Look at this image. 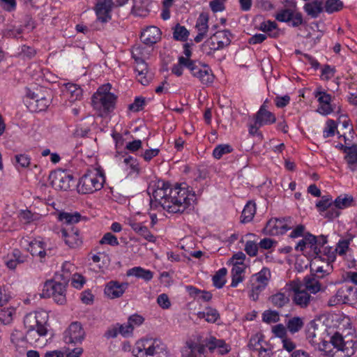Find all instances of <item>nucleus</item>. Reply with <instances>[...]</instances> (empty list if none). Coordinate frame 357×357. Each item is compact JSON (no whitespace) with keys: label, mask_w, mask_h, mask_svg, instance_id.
I'll list each match as a JSON object with an SVG mask.
<instances>
[{"label":"nucleus","mask_w":357,"mask_h":357,"mask_svg":"<svg viewBox=\"0 0 357 357\" xmlns=\"http://www.w3.org/2000/svg\"><path fill=\"white\" fill-rule=\"evenodd\" d=\"M343 3L340 0H327L325 3V10L328 13H333L342 9Z\"/></svg>","instance_id":"09e8293b"},{"label":"nucleus","mask_w":357,"mask_h":357,"mask_svg":"<svg viewBox=\"0 0 357 357\" xmlns=\"http://www.w3.org/2000/svg\"><path fill=\"white\" fill-rule=\"evenodd\" d=\"M271 278V272L268 268H263L259 272L252 275L250 280V298L252 301H257L259 295L265 289Z\"/></svg>","instance_id":"1a4fd4ad"},{"label":"nucleus","mask_w":357,"mask_h":357,"mask_svg":"<svg viewBox=\"0 0 357 357\" xmlns=\"http://www.w3.org/2000/svg\"><path fill=\"white\" fill-rule=\"evenodd\" d=\"M112 85L106 84L100 86L91 98L93 108L101 114H107L115 108L117 96L112 93Z\"/></svg>","instance_id":"7ed1b4c3"},{"label":"nucleus","mask_w":357,"mask_h":357,"mask_svg":"<svg viewBox=\"0 0 357 357\" xmlns=\"http://www.w3.org/2000/svg\"><path fill=\"white\" fill-rule=\"evenodd\" d=\"M67 91L70 93L73 100H77L82 96V89L77 84L68 83L66 84Z\"/></svg>","instance_id":"603ef678"},{"label":"nucleus","mask_w":357,"mask_h":357,"mask_svg":"<svg viewBox=\"0 0 357 357\" xmlns=\"http://www.w3.org/2000/svg\"><path fill=\"white\" fill-rule=\"evenodd\" d=\"M206 347L211 352L218 349V352L224 355L229 352L231 348L224 340L217 339L215 337H211L206 342Z\"/></svg>","instance_id":"b1692460"},{"label":"nucleus","mask_w":357,"mask_h":357,"mask_svg":"<svg viewBox=\"0 0 357 357\" xmlns=\"http://www.w3.org/2000/svg\"><path fill=\"white\" fill-rule=\"evenodd\" d=\"M145 105V99L142 97H136L134 102L129 105V109L133 112H139L143 109Z\"/></svg>","instance_id":"69168bd1"},{"label":"nucleus","mask_w":357,"mask_h":357,"mask_svg":"<svg viewBox=\"0 0 357 357\" xmlns=\"http://www.w3.org/2000/svg\"><path fill=\"white\" fill-rule=\"evenodd\" d=\"M82 352L83 349L81 347H77L72 350L69 349L65 351L54 350L47 351L44 357H79Z\"/></svg>","instance_id":"393cba45"},{"label":"nucleus","mask_w":357,"mask_h":357,"mask_svg":"<svg viewBox=\"0 0 357 357\" xmlns=\"http://www.w3.org/2000/svg\"><path fill=\"white\" fill-rule=\"evenodd\" d=\"M287 331L286 325L284 326L282 324H277L272 328V332L274 333L275 336L282 340L287 337Z\"/></svg>","instance_id":"680f3d73"},{"label":"nucleus","mask_w":357,"mask_h":357,"mask_svg":"<svg viewBox=\"0 0 357 357\" xmlns=\"http://www.w3.org/2000/svg\"><path fill=\"white\" fill-rule=\"evenodd\" d=\"M213 36L217 39V40H218L220 45V47H221L222 49L229 45L231 43V38L232 34L229 30L225 29L222 31H218L215 32Z\"/></svg>","instance_id":"c9c22d12"},{"label":"nucleus","mask_w":357,"mask_h":357,"mask_svg":"<svg viewBox=\"0 0 357 357\" xmlns=\"http://www.w3.org/2000/svg\"><path fill=\"white\" fill-rule=\"evenodd\" d=\"M346 150L344 159L349 169L351 171H354L356 169V165L357 164V145L353 144Z\"/></svg>","instance_id":"2f4dec72"},{"label":"nucleus","mask_w":357,"mask_h":357,"mask_svg":"<svg viewBox=\"0 0 357 357\" xmlns=\"http://www.w3.org/2000/svg\"><path fill=\"white\" fill-rule=\"evenodd\" d=\"M331 342L335 348L337 349V351L344 354V357H351L355 353V343L353 341L345 342L339 333H335L331 337Z\"/></svg>","instance_id":"dca6fc26"},{"label":"nucleus","mask_w":357,"mask_h":357,"mask_svg":"<svg viewBox=\"0 0 357 357\" xmlns=\"http://www.w3.org/2000/svg\"><path fill=\"white\" fill-rule=\"evenodd\" d=\"M123 163L126 166V169L129 170V174L139 173V163L136 158L132 156L126 157L123 160Z\"/></svg>","instance_id":"de8ad7c7"},{"label":"nucleus","mask_w":357,"mask_h":357,"mask_svg":"<svg viewBox=\"0 0 357 357\" xmlns=\"http://www.w3.org/2000/svg\"><path fill=\"white\" fill-rule=\"evenodd\" d=\"M269 301L274 307L281 308L289 303V298L286 294L278 292L270 296Z\"/></svg>","instance_id":"72a5a7b5"},{"label":"nucleus","mask_w":357,"mask_h":357,"mask_svg":"<svg viewBox=\"0 0 357 357\" xmlns=\"http://www.w3.org/2000/svg\"><path fill=\"white\" fill-rule=\"evenodd\" d=\"M115 6L110 0L98 1L95 8L97 19L101 22H107L111 19L110 13L112 6Z\"/></svg>","instance_id":"a211bd4d"},{"label":"nucleus","mask_w":357,"mask_h":357,"mask_svg":"<svg viewBox=\"0 0 357 357\" xmlns=\"http://www.w3.org/2000/svg\"><path fill=\"white\" fill-rule=\"evenodd\" d=\"M335 73L336 69L335 67L326 64L321 69V79L328 81L335 76Z\"/></svg>","instance_id":"5fc2aeb1"},{"label":"nucleus","mask_w":357,"mask_h":357,"mask_svg":"<svg viewBox=\"0 0 357 357\" xmlns=\"http://www.w3.org/2000/svg\"><path fill=\"white\" fill-rule=\"evenodd\" d=\"M354 238V236L348 234L344 239L339 241L335 248L336 252L340 256L344 255L349 249L350 242Z\"/></svg>","instance_id":"58836bf2"},{"label":"nucleus","mask_w":357,"mask_h":357,"mask_svg":"<svg viewBox=\"0 0 357 357\" xmlns=\"http://www.w3.org/2000/svg\"><path fill=\"white\" fill-rule=\"evenodd\" d=\"M227 271L225 268H222L219 269L215 274L213 276L212 280L213 285L218 288L221 289L225 284L226 279L225 276L227 275Z\"/></svg>","instance_id":"ea45409f"},{"label":"nucleus","mask_w":357,"mask_h":357,"mask_svg":"<svg viewBox=\"0 0 357 357\" xmlns=\"http://www.w3.org/2000/svg\"><path fill=\"white\" fill-rule=\"evenodd\" d=\"M291 289L294 292L292 301L296 305L301 308H306L310 305H314L317 303V297L311 296L298 285H294Z\"/></svg>","instance_id":"4468645a"},{"label":"nucleus","mask_w":357,"mask_h":357,"mask_svg":"<svg viewBox=\"0 0 357 357\" xmlns=\"http://www.w3.org/2000/svg\"><path fill=\"white\" fill-rule=\"evenodd\" d=\"M99 243L101 245L107 244L112 246H117L119 244L116 236L110 232L105 234Z\"/></svg>","instance_id":"6e6d98bb"},{"label":"nucleus","mask_w":357,"mask_h":357,"mask_svg":"<svg viewBox=\"0 0 357 357\" xmlns=\"http://www.w3.org/2000/svg\"><path fill=\"white\" fill-rule=\"evenodd\" d=\"M85 331L79 321L72 322L63 333V340L66 344L82 342L85 337Z\"/></svg>","instance_id":"ddd939ff"},{"label":"nucleus","mask_w":357,"mask_h":357,"mask_svg":"<svg viewBox=\"0 0 357 357\" xmlns=\"http://www.w3.org/2000/svg\"><path fill=\"white\" fill-rule=\"evenodd\" d=\"M173 37L176 40L179 41H185L187 40L189 31L184 26H181L179 24H177L174 27Z\"/></svg>","instance_id":"79ce46f5"},{"label":"nucleus","mask_w":357,"mask_h":357,"mask_svg":"<svg viewBox=\"0 0 357 357\" xmlns=\"http://www.w3.org/2000/svg\"><path fill=\"white\" fill-rule=\"evenodd\" d=\"M47 314L44 311L31 312L24 318V325L26 329L25 338L31 343L36 342L40 337L47 335L45 327Z\"/></svg>","instance_id":"f03ea898"},{"label":"nucleus","mask_w":357,"mask_h":357,"mask_svg":"<svg viewBox=\"0 0 357 357\" xmlns=\"http://www.w3.org/2000/svg\"><path fill=\"white\" fill-rule=\"evenodd\" d=\"M256 213V205L252 202H248L245 206L242 214L241 222L247 223L250 222Z\"/></svg>","instance_id":"473e14b6"},{"label":"nucleus","mask_w":357,"mask_h":357,"mask_svg":"<svg viewBox=\"0 0 357 357\" xmlns=\"http://www.w3.org/2000/svg\"><path fill=\"white\" fill-rule=\"evenodd\" d=\"M52 185L57 190H68L73 183V175L66 170H57L50 175Z\"/></svg>","instance_id":"f8f14e48"},{"label":"nucleus","mask_w":357,"mask_h":357,"mask_svg":"<svg viewBox=\"0 0 357 357\" xmlns=\"http://www.w3.org/2000/svg\"><path fill=\"white\" fill-rule=\"evenodd\" d=\"M73 267L72 264L68 261H65L61 267V273H57L54 276L59 277V280L68 284L70 279V269Z\"/></svg>","instance_id":"a19ab883"},{"label":"nucleus","mask_w":357,"mask_h":357,"mask_svg":"<svg viewBox=\"0 0 357 357\" xmlns=\"http://www.w3.org/2000/svg\"><path fill=\"white\" fill-rule=\"evenodd\" d=\"M357 301V288L351 285H344L332 296L328 301V306H336L342 304H354Z\"/></svg>","instance_id":"9d476101"},{"label":"nucleus","mask_w":357,"mask_h":357,"mask_svg":"<svg viewBox=\"0 0 357 357\" xmlns=\"http://www.w3.org/2000/svg\"><path fill=\"white\" fill-rule=\"evenodd\" d=\"M285 325L287 330L294 334L300 331L304 326V319L300 317H289L285 321Z\"/></svg>","instance_id":"c756f323"},{"label":"nucleus","mask_w":357,"mask_h":357,"mask_svg":"<svg viewBox=\"0 0 357 357\" xmlns=\"http://www.w3.org/2000/svg\"><path fill=\"white\" fill-rule=\"evenodd\" d=\"M304 289L310 294H316L321 289L320 282L314 278L305 280Z\"/></svg>","instance_id":"a18cd8bd"},{"label":"nucleus","mask_w":357,"mask_h":357,"mask_svg":"<svg viewBox=\"0 0 357 357\" xmlns=\"http://www.w3.org/2000/svg\"><path fill=\"white\" fill-rule=\"evenodd\" d=\"M293 227L290 217L286 218H271L263 229L266 235L277 236L286 233Z\"/></svg>","instance_id":"9b49d317"},{"label":"nucleus","mask_w":357,"mask_h":357,"mask_svg":"<svg viewBox=\"0 0 357 357\" xmlns=\"http://www.w3.org/2000/svg\"><path fill=\"white\" fill-rule=\"evenodd\" d=\"M208 16L207 14L201 13L196 22V29L199 33H202L206 35L208 29Z\"/></svg>","instance_id":"c03bdc74"},{"label":"nucleus","mask_w":357,"mask_h":357,"mask_svg":"<svg viewBox=\"0 0 357 357\" xmlns=\"http://www.w3.org/2000/svg\"><path fill=\"white\" fill-rule=\"evenodd\" d=\"M62 238L66 245L70 248H75L82 243L79 230L77 228L63 229L61 230Z\"/></svg>","instance_id":"4be33fe9"},{"label":"nucleus","mask_w":357,"mask_h":357,"mask_svg":"<svg viewBox=\"0 0 357 357\" xmlns=\"http://www.w3.org/2000/svg\"><path fill=\"white\" fill-rule=\"evenodd\" d=\"M263 341L262 335H256L254 337H252L250 340L249 345L250 347H253L255 349L259 350V353L263 351H266V350L261 346V342Z\"/></svg>","instance_id":"338daca9"},{"label":"nucleus","mask_w":357,"mask_h":357,"mask_svg":"<svg viewBox=\"0 0 357 357\" xmlns=\"http://www.w3.org/2000/svg\"><path fill=\"white\" fill-rule=\"evenodd\" d=\"M161 31L155 26L146 27L141 33V40L146 45L152 46L161 39Z\"/></svg>","instance_id":"6ab92c4d"},{"label":"nucleus","mask_w":357,"mask_h":357,"mask_svg":"<svg viewBox=\"0 0 357 357\" xmlns=\"http://www.w3.org/2000/svg\"><path fill=\"white\" fill-rule=\"evenodd\" d=\"M135 357H168L166 345L159 339L144 338L133 350Z\"/></svg>","instance_id":"20e7f679"},{"label":"nucleus","mask_w":357,"mask_h":357,"mask_svg":"<svg viewBox=\"0 0 357 357\" xmlns=\"http://www.w3.org/2000/svg\"><path fill=\"white\" fill-rule=\"evenodd\" d=\"M354 201L352 196L344 195V196L340 195L337 197L333 204L335 206L337 207L340 210L349 207Z\"/></svg>","instance_id":"37998d69"},{"label":"nucleus","mask_w":357,"mask_h":357,"mask_svg":"<svg viewBox=\"0 0 357 357\" xmlns=\"http://www.w3.org/2000/svg\"><path fill=\"white\" fill-rule=\"evenodd\" d=\"M220 46L218 40H217L213 35L202 45V51L205 54L211 56L213 55L215 51L222 50Z\"/></svg>","instance_id":"cd10ccee"},{"label":"nucleus","mask_w":357,"mask_h":357,"mask_svg":"<svg viewBox=\"0 0 357 357\" xmlns=\"http://www.w3.org/2000/svg\"><path fill=\"white\" fill-rule=\"evenodd\" d=\"M262 320L267 324L276 323L280 320L279 313L274 310H266L262 314Z\"/></svg>","instance_id":"8fccbe9b"},{"label":"nucleus","mask_w":357,"mask_h":357,"mask_svg":"<svg viewBox=\"0 0 357 357\" xmlns=\"http://www.w3.org/2000/svg\"><path fill=\"white\" fill-rule=\"evenodd\" d=\"M197 315L199 318L211 323L215 322L220 317L218 312L212 307H206L203 312H199Z\"/></svg>","instance_id":"e433bc0d"},{"label":"nucleus","mask_w":357,"mask_h":357,"mask_svg":"<svg viewBox=\"0 0 357 357\" xmlns=\"http://www.w3.org/2000/svg\"><path fill=\"white\" fill-rule=\"evenodd\" d=\"M28 250L31 252L33 256L39 257L41 261L51 253L50 249L46 248L45 243L38 239H34L29 243Z\"/></svg>","instance_id":"412c9836"},{"label":"nucleus","mask_w":357,"mask_h":357,"mask_svg":"<svg viewBox=\"0 0 357 357\" xmlns=\"http://www.w3.org/2000/svg\"><path fill=\"white\" fill-rule=\"evenodd\" d=\"M233 151L229 144H219L213 151V156L215 159H220L224 155L230 153Z\"/></svg>","instance_id":"49530a36"},{"label":"nucleus","mask_w":357,"mask_h":357,"mask_svg":"<svg viewBox=\"0 0 357 357\" xmlns=\"http://www.w3.org/2000/svg\"><path fill=\"white\" fill-rule=\"evenodd\" d=\"M66 285L59 280V277L54 276L53 279L47 280L43 286V295L45 297H52L59 305H63L66 302Z\"/></svg>","instance_id":"423d86ee"},{"label":"nucleus","mask_w":357,"mask_h":357,"mask_svg":"<svg viewBox=\"0 0 357 357\" xmlns=\"http://www.w3.org/2000/svg\"><path fill=\"white\" fill-rule=\"evenodd\" d=\"M14 310L7 309L1 310L0 312V321L3 324H8L13 321Z\"/></svg>","instance_id":"0e129e2a"},{"label":"nucleus","mask_w":357,"mask_h":357,"mask_svg":"<svg viewBox=\"0 0 357 357\" xmlns=\"http://www.w3.org/2000/svg\"><path fill=\"white\" fill-rule=\"evenodd\" d=\"M59 219L61 222H63L64 223L67 225H73L77 223L81 220V215L77 213H67V212H62L60 213L59 215Z\"/></svg>","instance_id":"4c0bfd02"},{"label":"nucleus","mask_w":357,"mask_h":357,"mask_svg":"<svg viewBox=\"0 0 357 357\" xmlns=\"http://www.w3.org/2000/svg\"><path fill=\"white\" fill-rule=\"evenodd\" d=\"M244 266H239L238 264H234L231 269V287H236L238 284L243 280V277L242 275L244 272Z\"/></svg>","instance_id":"f704fd0d"},{"label":"nucleus","mask_w":357,"mask_h":357,"mask_svg":"<svg viewBox=\"0 0 357 357\" xmlns=\"http://www.w3.org/2000/svg\"><path fill=\"white\" fill-rule=\"evenodd\" d=\"M148 193L151 197V208L161 206L169 213H183L190 210L195 195L180 185L172 186L169 183L158 180L150 183Z\"/></svg>","instance_id":"f257e3e1"},{"label":"nucleus","mask_w":357,"mask_h":357,"mask_svg":"<svg viewBox=\"0 0 357 357\" xmlns=\"http://www.w3.org/2000/svg\"><path fill=\"white\" fill-rule=\"evenodd\" d=\"M105 181L103 172L99 169L87 171L79 179L77 189L82 194H91L102 188Z\"/></svg>","instance_id":"39448f33"},{"label":"nucleus","mask_w":357,"mask_h":357,"mask_svg":"<svg viewBox=\"0 0 357 357\" xmlns=\"http://www.w3.org/2000/svg\"><path fill=\"white\" fill-rule=\"evenodd\" d=\"M144 318L140 314H133L128 318V324L134 330L135 328L140 326L144 321Z\"/></svg>","instance_id":"bf43d9fd"},{"label":"nucleus","mask_w":357,"mask_h":357,"mask_svg":"<svg viewBox=\"0 0 357 357\" xmlns=\"http://www.w3.org/2000/svg\"><path fill=\"white\" fill-rule=\"evenodd\" d=\"M276 118L273 113L268 111L264 103L255 114V123L259 126L271 125L275 122Z\"/></svg>","instance_id":"5701e85b"},{"label":"nucleus","mask_w":357,"mask_h":357,"mask_svg":"<svg viewBox=\"0 0 357 357\" xmlns=\"http://www.w3.org/2000/svg\"><path fill=\"white\" fill-rule=\"evenodd\" d=\"M314 96L317 98L319 106L317 108V112L322 115H328L333 112L331 102L332 96L329 93L321 89H317L314 91Z\"/></svg>","instance_id":"f3484780"},{"label":"nucleus","mask_w":357,"mask_h":357,"mask_svg":"<svg viewBox=\"0 0 357 357\" xmlns=\"http://www.w3.org/2000/svg\"><path fill=\"white\" fill-rule=\"evenodd\" d=\"M302 237L303 238L297 243L295 250L296 251H303L306 248H309L312 251V246L316 243V236L309 232H306Z\"/></svg>","instance_id":"c85d7f7f"},{"label":"nucleus","mask_w":357,"mask_h":357,"mask_svg":"<svg viewBox=\"0 0 357 357\" xmlns=\"http://www.w3.org/2000/svg\"><path fill=\"white\" fill-rule=\"evenodd\" d=\"M337 124L334 120L329 119L326 121V127L323 131V136L324 138L333 137L335 134L337 130Z\"/></svg>","instance_id":"3c124183"},{"label":"nucleus","mask_w":357,"mask_h":357,"mask_svg":"<svg viewBox=\"0 0 357 357\" xmlns=\"http://www.w3.org/2000/svg\"><path fill=\"white\" fill-rule=\"evenodd\" d=\"M340 211L337 207L335 206V204H333L330 208H328L326 211H325V214L324 215L325 218L329 220H333L337 218L340 215Z\"/></svg>","instance_id":"774afa93"},{"label":"nucleus","mask_w":357,"mask_h":357,"mask_svg":"<svg viewBox=\"0 0 357 357\" xmlns=\"http://www.w3.org/2000/svg\"><path fill=\"white\" fill-rule=\"evenodd\" d=\"M22 32V29L20 27L16 28L14 26L6 27L1 31L3 38H16Z\"/></svg>","instance_id":"864d4df0"},{"label":"nucleus","mask_w":357,"mask_h":357,"mask_svg":"<svg viewBox=\"0 0 357 357\" xmlns=\"http://www.w3.org/2000/svg\"><path fill=\"white\" fill-rule=\"evenodd\" d=\"M304 10L307 14L312 18H316L323 10V3L319 0H314L304 6Z\"/></svg>","instance_id":"7c9ffc66"},{"label":"nucleus","mask_w":357,"mask_h":357,"mask_svg":"<svg viewBox=\"0 0 357 357\" xmlns=\"http://www.w3.org/2000/svg\"><path fill=\"white\" fill-rule=\"evenodd\" d=\"M127 275L135 276L137 278H142L146 282L151 281L153 278V273L148 269H145L140 266L133 267L127 272Z\"/></svg>","instance_id":"bb28decb"},{"label":"nucleus","mask_w":357,"mask_h":357,"mask_svg":"<svg viewBox=\"0 0 357 357\" xmlns=\"http://www.w3.org/2000/svg\"><path fill=\"white\" fill-rule=\"evenodd\" d=\"M179 61L181 63L185 64V67L190 71L194 77L198 78L203 84L208 85L213 82L214 76L208 65L197 64L195 61L185 59L183 56H180Z\"/></svg>","instance_id":"0eeeda50"},{"label":"nucleus","mask_w":357,"mask_h":357,"mask_svg":"<svg viewBox=\"0 0 357 357\" xmlns=\"http://www.w3.org/2000/svg\"><path fill=\"white\" fill-rule=\"evenodd\" d=\"M326 243L327 239L325 236H316V243H314V245L312 246V252L315 257H318L319 255V254L321 252V248Z\"/></svg>","instance_id":"052dcab7"},{"label":"nucleus","mask_w":357,"mask_h":357,"mask_svg":"<svg viewBox=\"0 0 357 357\" xmlns=\"http://www.w3.org/2000/svg\"><path fill=\"white\" fill-rule=\"evenodd\" d=\"M259 244L254 241H247L245 245V252L250 257H255L257 255Z\"/></svg>","instance_id":"13d9d810"},{"label":"nucleus","mask_w":357,"mask_h":357,"mask_svg":"<svg viewBox=\"0 0 357 357\" xmlns=\"http://www.w3.org/2000/svg\"><path fill=\"white\" fill-rule=\"evenodd\" d=\"M333 204L330 196H324L317 202L316 206L320 212H324Z\"/></svg>","instance_id":"4d7b16f0"},{"label":"nucleus","mask_w":357,"mask_h":357,"mask_svg":"<svg viewBox=\"0 0 357 357\" xmlns=\"http://www.w3.org/2000/svg\"><path fill=\"white\" fill-rule=\"evenodd\" d=\"M259 30L265 32L268 36L273 38H276L280 35V31L275 22L267 20L261 22L259 26Z\"/></svg>","instance_id":"a878e982"},{"label":"nucleus","mask_w":357,"mask_h":357,"mask_svg":"<svg viewBox=\"0 0 357 357\" xmlns=\"http://www.w3.org/2000/svg\"><path fill=\"white\" fill-rule=\"evenodd\" d=\"M275 19L279 22L288 23L293 27H297L303 23L302 14L291 8L279 10L275 15Z\"/></svg>","instance_id":"2eb2a0df"},{"label":"nucleus","mask_w":357,"mask_h":357,"mask_svg":"<svg viewBox=\"0 0 357 357\" xmlns=\"http://www.w3.org/2000/svg\"><path fill=\"white\" fill-rule=\"evenodd\" d=\"M15 161L17 165H19L21 167L25 168L28 167L31 164V158L29 155L22 153L18 154L15 156Z\"/></svg>","instance_id":"e2e57ef3"},{"label":"nucleus","mask_w":357,"mask_h":357,"mask_svg":"<svg viewBox=\"0 0 357 357\" xmlns=\"http://www.w3.org/2000/svg\"><path fill=\"white\" fill-rule=\"evenodd\" d=\"M128 287V283L127 282L120 283L117 281H110L105 288V294L111 299L119 298L123 294Z\"/></svg>","instance_id":"aec40b11"},{"label":"nucleus","mask_w":357,"mask_h":357,"mask_svg":"<svg viewBox=\"0 0 357 357\" xmlns=\"http://www.w3.org/2000/svg\"><path fill=\"white\" fill-rule=\"evenodd\" d=\"M142 48L139 47H133L132 50V58L135 60V71L136 79L142 85L146 86L152 79V75L149 73L148 65L142 56Z\"/></svg>","instance_id":"6e6552de"}]
</instances>
